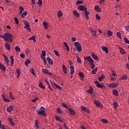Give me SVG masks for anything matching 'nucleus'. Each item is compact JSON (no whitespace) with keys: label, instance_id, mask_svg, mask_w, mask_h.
<instances>
[{"label":"nucleus","instance_id":"obj_26","mask_svg":"<svg viewBox=\"0 0 129 129\" xmlns=\"http://www.w3.org/2000/svg\"><path fill=\"white\" fill-rule=\"evenodd\" d=\"M5 48L10 51L11 50V45L9 43L5 44Z\"/></svg>","mask_w":129,"mask_h":129},{"label":"nucleus","instance_id":"obj_5","mask_svg":"<svg viewBox=\"0 0 129 129\" xmlns=\"http://www.w3.org/2000/svg\"><path fill=\"white\" fill-rule=\"evenodd\" d=\"M118 83H110L108 84V86L110 87V88H115V87H118Z\"/></svg>","mask_w":129,"mask_h":129},{"label":"nucleus","instance_id":"obj_61","mask_svg":"<svg viewBox=\"0 0 129 129\" xmlns=\"http://www.w3.org/2000/svg\"><path fill=\"white\" fill-rule=\"evenodd\" d=\"M112 75H113V77H116V73H115L114 71H111Z\"/></svg>","mask_w":129,"mask_h":129},{"label":"nucleus","instance_id":"obj_43","mask_svg":"<svg viewBox=\"0 0 129 129\" xmlns=\"http://www.w3.org/2000/svg\"><path fill=\"white\" fill-rule=\"evenodd\" d=\"M116 36H117V37H118L119 38H120V39H121L122 36H121V32H117Z\"/></svg>","mask_w":129,"mask_h":129},{"label":"nucleus","instance_id":"obj_59","mask_svg":"<svg viewBox=\"0 0 129 129\" xmlns=\"http://www.w3.org/2000/svg\"><path fill=\"white\" fill-rule=\"evenodd\" d=\"M4 61H5L6 63H7V64H8V63H10V61H9V58L7 57L6 58L4 59Z\"/></svg>","mask_w":129,"mask_h":129},{"label":"nucleus","instance_id":"obj_21","mask_svg":"<svg viewBox=\"0 0 129 129\" xmlns=\"http://www.w3.org/2000/svg\"><path fill=\"white\" fill-rule=\"evenodd\" d=\"M94 9L95 11H96L97 12H101V8H100L99 6H95Z\"/></svg>","mask_w":129,"mask_h":129},{"label":"nucleus","instance_id":"obj_34","mask_svg":"<svg viewBox=\"0 0 129 129\" xmlns=\"http://www.w3.org/2000/svg\"><path fill=\"white\" fill-rule=\"evenodd\" d=\"M114 108L116 109L117 107H118V103L116 102V101H114V102L113 103Z\"/></svg>","mask_w":129,"mask_h":129},{"label":"nucleus","instance_id":"obj_31","mask_svg":"<svg viewBox=\"0 0 129 129\" xmlns=\"http://www.w3.org/2000/svg\"><path fill=\"white\" fill-rule=\"evenodd\" d=\"M35 125L36 126V128H39V121H38V120H35Z\"/></svg>","mask_w":129,"mask_h":129},{"label":"nucleus","instance_id":"obj_20","mask_svg":"<svg viewBox=\"0 0 129 129\" xmlns=\"http://www.w3.org/2000/svg\"><path fill=\"white\" fill-rule=\"evenodd\" d=\"M9 121L11 125H12V126H15V122H14V121H13V119H12V118H9Z\"/></svg>","mask_w":129,"mask_h":129},{"label":"nucleus","instance_id":"obj_27","mask_svg":"<svg viewBox=\"0 0 129 129\" xmlns=\"http://www.w3.org/2000/svg\"><path fill=\"white\" fill-rule=\"evenodd\" d=\"M93 87H90L89 90H87L86 92H88V93H93Z\"/></svg>","mask_w":129,"mask_h":129},{"label":"nucleus","instance_id":"obj_63","mask_svg":"<svg viewBox=\"0 0 129 129\" xmlns=\"http://www.w3.org/2000/svg\"><path fill=\"white\" fill-rule=\"evenodd\" d=\"M21 58H22L23 59H25V54L23 53H21L20 54Z\"/></svg>","mask_w":129,"mask_h":129},{"label":"nucleus","instance_id":"obj_7","mask_svg":"<svg viewBox=\"0 0 129 129\" xmlns=\"http://www.w3.org/2000/svg\"><path fill=\"white\" fill-rule=\"evenodd\" d=\"M43 73H44L45 74H48V75H53V73L48 71V69H42Z\"/></svg>","mask_w":129,"mask_h":129},{"label":"nucleus","instance_id":"obj_16","mask_svg":"<svg viewBox=\"0 0 129 129\" xmlns=\"http://www.w3.org/2000/svg\"><path fill=\"white\" fill-rule=\"evenodd\" d=\"M62 70L64 74H67V68L66 66H64V64H62Z\"/></svg>","mask_w":129,"mask_h":129},{"label":"nucleus","instance_id":"obj_10","mask_svg":"<svg viewBox=\"0 0 129 129\" xmlns=\"http://www.w3.org/2000/svg\"><path fill=\"white\" fill-rule=\"evenodd\" d=\"M45 81L46 82V83H47V84L48 86V88H49V89H50L51 91H53V88H52V87H51L50 86L48 79H45Z\"/></svg>","mask_w":129,"mask_h":129},{"label":"nucleus","instance_id":"obj_22","mask_svg":"<svg viewBox=\"0 0 129 129\" xmlns=\"http://www.w3.org/2000/svg\"><path fill=\"white\" fill-rule=\"evenodd\" d=\"M7 110L8 112H11V111H12V110H14V108L13 107V106L11 105L9 107H8Z\"/></svg>","mask_w":129,"mask_h":129},{"label":"nucleus","instance_id":"obj_3","mask_svg":"<svg viewBox=\"0 0 129 129\" xmlns=\"http://www.w3.org/2000/svg\"><path fill=\"white\" fill-rule=\"evenodd\" d=\"M37 113L38 115H41L42 116H47L46 113H45V108L43 107V106H41L40 107V110L37 111Z\"/></svg>","mask_w":129,"mask_h":129},{"label":"nucleus","instance_id":"obj_29","mask_svg":"<svg viewBox=\"0 0 129 129\" xmlns=\"http://www.w3.org/2000/svg\"><path fill=\"white\" fill-rule=\"evenodd\" d=\"M55 118L56 121H60V122H63V120H61L59 116L56 115L55 116Z\"/></svg>","mask_w":129,"mask_h":129},{"label":"nucleus","instance_id":"obj_1","mask_svg":"<svg viewBox=\"0 0 129 129\" xmlns=\"http://www.w3.org/2000/svg\"><path fill=\"white\" fill-rule=\"evenodd\" d=\"M1 38H4L5 41H8V42H10L11 43H13V38H14V36L12 35L11 33H5L4 35H1Z\"/></svg>","mask_w":129,"mask_h":129},{"label":"nucleus","instance_id":"obj_25","mask_svg":"<svg viewBox=\"0 0 129 129\" xmlns=\"http://www.w3.org/2000/svg\"><path fill=\"white\" fill-rule=\"evenodd\" d=\"M10 59H11V66H13V65H14V61H15V59H14V56L13 55H11L10 56Z\"/></svg>","mask_w":129,"mask_h":129},{"label":"nucleus","instance_id":"obj_64","mask_svg":"<svg viewBox=\"0 0 129 129\" xmlns=\"http://www.w3.org/2000/svg\"><path fill=\"white\" fill-rule=\"evenodd\" d=\"M23 23L26 26H28V25H29V22L27 21H23Z\"/></svg>","mask_w":129,"mask_h":129},{"label":"nucleus","instance_id":"obj_23","mask_svg":"<svg viewBox=\"0 0 129 129\" xmlns=\"http://www.w3.org/2000/svg\"><path fill=\"white\" fill-rule=\"evenodd\" d=\"M92 56L93 59H95V60H98V56H97V55H95V54H94V52H92Z\"/></svg>","mask_w":129,"mask_h":129},{"label":"nucleus","instance_id":"obj_40","mask_svg":"<svg viewBox=\"0 0 129 129\" xmlns=\"http://www.w3.org/2000/svg\"><path fill=\"white\" fill-rule=\"evenodd\" d=\"M64 46H66V49L68 51H70V47L69 46V45H68L67 42H64Z\"/></svg>","mask_w":129,"mask_h":129},{"label":"nucleus","instance_id":"obj_15","mask_svg":"<svg viewBox=\"0 0 129 129\" xmlns=\"http://www.w3.org/2000/svg\"><path fill=\"white\" fill-rule=\"evenodd\" d=\"M119 50L121 54H122V55H124L125 54H126V51H125V50L123 48V47H119Z\"/></svg>","mask_w":129,"mask_h":129},{"label":"nucleus","instance_id":"obj_35","mask_svg":"<svg viewBox=\"0 0 129 129\" xmlns=\"http://www.w3.org/2000/svg\"><path fill=\"white\" fill-rule=\"evenodd\" d=\"M43 25L44 26L45 28L47 30V29L48 28V25L47 22H43Z\"/></svg>","mask_w":129,"mask_h":129},{"label":"nucleus","instance_id":"obj_2","mask_svg":"<svg viewBox=\"0 0 129 129\" xmlns=\"http://www.w3.org/2000/svg\"><path fill=\"white\" fill-rule=\"evenodd\" d=\"M84 60H87L90 62L92 69L94 70V68H95V64L92 57L91 56H85Z\"/></svg>","mask_w":129,"mask_h":129},{"label":"nucleus","instance_id":"obj_53","mask_svg":"<svg viewBox=\"0 0 129 129\" xmlns=\"http://www.w3.org/2000/svg\"><path fill=\"white\" fill-rule=\"evenodd\" d=\"M101 121L104 123H107L108 122V120L105 119V118H102Z\"/></svg>","mask_w":129,"mask_h":129},{"label":"nucleus","instance_id":"obj_13","mask_svg":"<svg viewBox=\"0 0 129 129\" xmlns=\"http://www.w3.org/2000/svg\"><path fill=\"white\" fill-rule=\"evenodd\" d=\"M112 93L114 94V96L118 97L119 96V92L117 90H113Z\"/></svg>","mask_w":129,"mask_h":129},{"label":"nucleus","instance_id":"obj_18","mask_svg":"<svg viewBox=\"0 0 129 129\" xmlns=\"http://www.w3.org/2000/svg\"><path fill=\"white\" fill-rule=\"evenodd\" d=\"M16 73L17 74V78H20V75H21V70H20V69H17L16 70Z\"/></svg>","mask_w":129,"mask_h":129},{"label":"nucleus","instance_id":"obj_14","mask_svg":"<svg viewBox=\"0 0 129 129\" xmlns=\"http://www.w3.org/2000/svg\"><path fill=\"white\" fill-rule=\"evenodd\" d=\"M47 60L49 64H50V65H53L54 64V62L53 60H52V59H51V57H47Z\"/></svg>","mask_w":129,"mask_h":129},{"label":"nucleus","instance_id":"obj_39","mask_svg":"<svg viewBox=\"0 0 129 129\" xmlns=\"http://www.w3.org/2000/svg\"><path fill=\"white\" fill-rule=\"evenodd\" d=\"M97 72H98L97 67H96V68H95V69H93V70L92 72V74H96Z\"/></svg>","mask_w":129,"mask_h":129},{"label":"nucleus","instance_id":"obj_50","mask_svg":"<svg viewBox=\"0 0 129 129\" xmlns=\"http://www.w3.org/2000/svg\"><path fill=\"white\" fill-rule=\"evenodd\" d=\"M15 50L17 52H20L21 51V48L18 46L15 47Z\"/></svg>","mask_w":129,"mask_h":129},{"label":"nucleus","instance_id":"obj_9","mask_svg":"<svg viewBox=\"0 0 129 129\" xmlns=\"http://www.w3.org/2000/svg\"><path fill=\"white\" fill-rule=\"evenodd\" d=\"M101 49L103 50V51H105V52H106V54H108V53L109 52V50L107 46H101Z\"/></svg>","mask_w":129,"mask_h":129},{"label":"nucleus","instance_id":"obj_8","mask_svg":"<svg viewBox=\"0 0 129 129\" xmlns=\"http://www.w3.org/2000/svg\"><path fill=\"white\" fill-rule=\"evenodd\" d=\"M94 83L97 85V86L99 87V88H103L104 86H102V84H101L99 83L98 81H96L94 82Z\"/></svg>","mask_w":129,"mask_h":129},{"label":"nucleus","instance_id":"obj_41","mask_svg":"<svg viewBox=\"0 0 129 129\" xmlns=\"http://www.w3.org/2000/svg\"><path fill=\"white\" fill-rule=\"evenodd\" d=\"M39 86L40 87V88H43V89H45V87L43 86V84H42V82H40V83L39 84Z\"/></svg>","mask_w":129,"mask_h":129},{"label":"nucleus","instance_id":"obj_47","mask_svg":"<svg viewBox=\"0 0 129 129\" xmlns=\"http://www.w3.org/2000/svg\"><path fill=\"white\" fill-rule=\"evenodd\" d=\"M14 21H15L16 25H19V19H18V18L15 17Z\"/></svg>","mask_w":129,"mask_h":129},{"label":"nucleus","instance_id":"obj_48","mask_svg":"<svg viewBox=\"0 0 129 129\" xmlns=\"http://www.w3.org/2000/svg\"><path fill=\"white\" fill-rule=\"evenodd\" d=\"M54 52L56 55V56H60V54L59 53V51H57V50H54Z\"/></svg>","mask_w":129,"mask_h":129},{"label":"nucleus","instance_id":"obj_46","mask_svg":"<svg viewBox=\"0 0 129 129\" xmlns=\"http://www.w3.org/2000/svg\"><path fill=\"white\" fill-rule=\"evenodd\" d=\"M107 35H108V36H112L113 35L112 31H111L110 30H108Z\"/></svg>","mask_w":129,"mask_h":129},{"label":"nucleus","instance_id":"obj_38","mask_svg":"<svg viewBox=\"0 0 129 129\" xmlns=\"http://www.w3.org/2000/svg\"><path fill=\"white\" fill-rule=\"evenodd\" d=\"M94 103L97 106V107H100V102L99 101H94Z\"/></svg>","mask_w":129,"mask_h":129},{"label":"nucleus","instance_id":"obj_56","mask_svg":"<svg viewBox=\"0 0 129 129\" xmlns=\"http://www.w3.org/2000/svg\"><path fill=\"white\" fill-rule=\"evenodd\" d=\"M61 104L65 108H68V105L67 103H62Z\"/></svg>","mask_w":129,"mask_h":129},{"label":"nucleus","instance_id":"obj_60","mask_svg":"<svg viewBox=\"0 0 129 129\" xmlns=\"http://www.w3.org/2000/svg\"><path fill=\"white\" fill-rule=\"evenodd\" d=\"M57 111L58 113H62L61 108H57Z\"/></svg>","mask_w":129,"mask_h":129},{"label":"nucleus","instance_id":"obj_37","mask_svg":"<svg viewBox=\"0 0 129 129\" xmlns=\"http://www.w3.org/2000/svg\"><path fill=\"white\" fill-rule=\"evenodd\" d=\"M104 78H105V76H104V75H102V76H101V77H99L98 79L99 81L101 82L102 81H103V79H104Z\"/></svg>","mask_w":129,"mask_h":129},{"label":"nucleus","instance_id":"obj_12","mask_svg":"<svg viewBox=\"0 0 129 129\" xmlns=\"http://www.w3.org/2000/svg\"><path fill=\"white\" fill-rule=\"evenodd\" d=\"M70 71H71V75H72L73 76L74 73L75 72V68L72 65L71 67H70Z\"/></svg>","mask_w":129,"mask_h":129},{"label":"nucleus","instance_id":"obj_52","mask_svg":"<svg viewBox=\"0 0 129 129\" xmlns=\"http://www.w3.org/2000/svg\"><path fill=\"white\" fill-rule=\"evenodd\" d=\"M19 10L20 11V13L22 14V13H23V11H24V7L22 6H20Z\"/></svg>","mask_w":129,"mask_h":129},{"label":"nucleus","instance_id":"obj_45","mask_svg":"<svg viewBox=\"0 0 129 129\" xmlns=\"http://www.w3.org/2000/svg\"><path fill=\"white\" fill-rule=\"evenodd\" d=\"M54 84L55 87H56V88H58V89H62V87L58 86V84H57V83H54Z\"/></svg>","mask_w":129,"mask_h":129},{"label":"nucleus","instance_id":"obj_4","mask_svg":"<svg viewBox=\"0 0 129 129\" xmlns=\"http://www.w3.org/2000/svg\"><path fill=\"white\" fill-rule=\"evenodd\" d=\"M74 45L76 47L77 50L78 51H82V47L81 46V44L78 41H76V42H74Z\"/></svg>","mask_w":129,"mask_h":129},{"label":"nucleus","instance_id":"obj_19","mask_svg":"<svg viewBox=\"0 0 129 129\" xmlns=\"http://www.w3.org/2000/svg\"><path fill=\"white\" fill-rule=\"evenodd\" d=\"M2 97L3 98V100L5 102H11V101L9 99L6 98V96H5V95H2Z\"/></svg>","mask_w":129,"mask_h":129},{"label":"nucleus","instance_id":"obj_30","mask_svg":"<svg viewBox=\"0 0 129 129\" xmlns=\"http://www.w3.org/2000/svg\"><path fill=\"white\" fill-rule=\"evenodd\" d=\"M91 32H92V35L93 36H97V33H96V31H95L94 30H93V28H91Z\"/></svg>","mask_w":129,"mask_h":129},{"label":"nucleus","instance_id":"obj_55","mask_svg":"<svg viewBox=\"0 0 129 129\" xmlns=\"http://www.w3.org/2000/svg\"><path fill=\"white\" fill-rule=\"evenodd\" d=\"M124 40L126 44H129V40L127 39V37H124Z\"/></svg>","mask_w":129,"mask_h":129},{"label":"nucleus","instance_id":"obj_44","mask_svg":"<svg viewBox=\"0 0 129 129\" xmlns=\"http://www.w3.org/2000/svg\"><path fill=\"white\" fill-rule=\"evenodd\" d=\"M58 17H61L63 16V13L62 12V11H58L57 12Z\"/></svg>","mask_w":129,"mask_h":129},{"label":"nucleus","instance_id":"obj_24","mask_svg":"<svg viewBox=\"0 0 129 129\" xmlns=\"http://www.w3.org/2000/svg\"><path fill=\"white\" fill-rule=\"evenodd\" d=\"M69 111H70L71 115H76L75 111H74V110H73V108H69Z\"/></svg>","mask_w":129,"mask_h":129},{"label":"nucleus","instance_id":"obj_11","mask_svg":"<svg viewBox=\"0 0 129 129\" xmlns=\"http://www.w3.org/2000/svg\"><path fill=\"white\" fill-rule=\"evenodd\" d=\"M0 69H1L2 71H4V72L7 70L6 67H5V66H4V64H3L2 63H0Z\"/></svg>","mask_w":129,"mask_h":129},{"label":"nucleus","instance_id":"obj_36","mask_svg":"<svg viewBox=\"0 0 129 129\" xmlns=\"http://www.w3.org/2000/svg\"><path fill=\"white\" fill-rule=\"evenodd\" d=\"M79 9H80V11H84L85 13V7H84V6H82V5L79 6Z\"/></svg>","mask_w":129,"mask_h":129},{"label":"nucleus","instance_id":"obj_33","mask_svg":"<svg viewBox=\"0 0 129 129\" xmlns=\"http://www.w3.org/2000/svg\"><path fill=\"white\" fill-rule=\"evenodd\" d=\"M37 4H38V7L41 8L42 6V0H38L37 2Z\"/></svg>","mask_w":129,"mask_h":129},{"label":"nucleus","instance_id":"obj_17","mask_svg":"<svg viewBox=\"0 0 129 129\" xmlns=\"http://www.w3.org/2000/svg\"><path fill=\"white\" fill-rule=\"evenodd\" d=\"M79 75L80 77V78L82 81H83V79H84V75L83 74L82 72H80L79 73Z\"/></svg>","mask_w":129,"mask_h":129},{"label":"nucleus","instance_id":"obj_62","mask_svg":"<svg viewBox=\"0 0 129 129\" xmlns=\"http://www.w3.org/2000/svg\"><path fill=\"white\" fill-rule=\"evenodd\" d=\"M78 62H82V60L80 58L79 56H77Z\"/></svg>","mask_w":129,"mask_h":129},{"label":"nucleus","instance_id":"obj_6","mask_svg":"<svg viewBox=\"0 0 129 129\" xmlns=\"http://www.w3.org/2000/svg\"><path fill=\"white\" fill-rule=\"evenodd\" d=\"M85 13L86 18H87V20H89L90 17L89 15H90V12H88L87 8H86V7H85Z\"/></svg>","mask_w":129,"mask_h":129},{"label":"nucleus","instance_id":"obj_42","mask_svg":"<svg viewBox=\"0 0 129 129\" xmlns=\"http://www.w3.org/2000/svg\"><path fill=\"white\" fill-rule=\"evenodd\" d=\"M74 16H77V17H80V14L78 13L77 11H74L73 12Z\"/></svg>","mask_w":129,"mask_h":129},{"label":"nucleus","instance_id":"obj_32","mask_svg":"<svg viewBox=\"0 0 129 129\" xmlns=\"http://www.w3.org/2000/svg\"><path fill=\"white\" fill-rule=\"evenodd\" d=\"M31 63V60H30L29 59H26L25 61V65L26 66H27V67H28V66H29V64Z\"/></svg>","mask_w":129,"mask_h":129},{"label":"nucleus","instance_id":"obj_28","mask_svg":"<svg viewBox=\"0 0 129 129\" xmlns=\"http://www.w3.org/2000/svg\"><path fill=\"white\" fill-rule=\"evenodd\" d=\"M28 15L27 12H24L22 14H21V17L24 19V18H26V16Z\"/></svg>","mask_w":129,"mask_h":129},{"label":"nucleus","instance_id":"obj_57","mask_svg":"<svg viewBox=\"0 0 129 129\" xmlns=\"http://www.w3.org/2000/svg\"><path fill=\"white\" fill-rule=\"evenodd\" d=\"M83 1H77L76 2V4H83Z\"/></svg>","mask_w":129,"mask_h":129},{"label":"nucleus","instance_id":"obj_51","mask_svg":"<svg viewBox=\"0 0 129 129\" xmlns=\"http://www.w3.org/2000/svg\"><path fill=\"white\" fill-rule=\"evenodd\" d=\"M82 109L83 111H86V112H88V108H87V107H82Z\"/></svg>","mask_w":129,"mask_h":129},{"label":"nucleus","instance_id":"obj_58","mask_svg":"<svg viewBox=\"0 0 129 129\" xmlns=\"http://www.w3.org/2000/svg\"><path fill=\"white\" fill-rule=\"evenodd\" d=\"M100 16H99V15H96V20H98V21H99L100 20Z\"/></svg>","mask_w":129,"mask_h":129},{"label":"nucleus","instance_id":"obj_54","mask_svg":"<svg viewBox=\"0 0 129 129\" xmlns=\"http://www.w3.org/2000/svg\"><path fill=\"white\" fill-rule=\"evenodd\" d=\"M42 55H43V56H46V51L45 50H42Z\"/></svg>","mask_w":129,"mask_h":129},{"label":"nucleus","instance_id":"obj_49","mask_svg":"<svg viewBox=\"0 0 129 129\" xmlns=\"http://www.w3.org/2000/svg\"><path fill=\"white\" fill-rule=\"evenodd\" d=\"M25 28L27 29L28 31H29V32H31V28L30 27L29 24H28V25H26L25 27Z\"/></svg>","mask_w":129,"mask_h":129}]
</instances>
